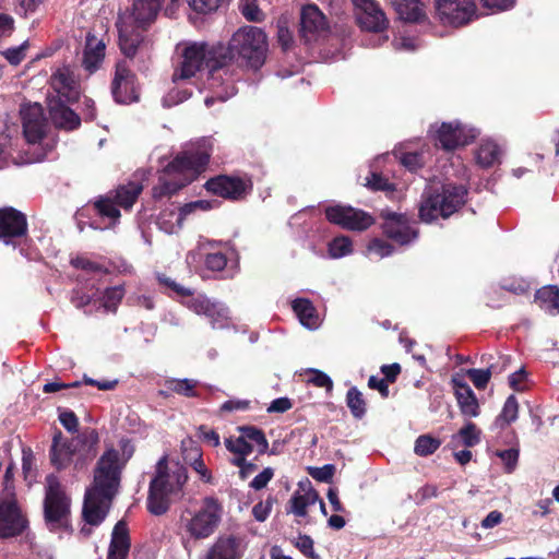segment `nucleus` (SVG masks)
<instances>
[{"instance_id": "1", "label": "nucleus", "mask_w": 559, "mask_h": 559, "mask_svg": "<svg viewBox=\"0 0 559 559\" xmlns=\"http://www.w3.org/2000/svg\"><path fill=\"white\" fill-rule=\"evenodd\" d=\"M120 448L122 457L117 450L110 448L97 463L94 483L86 490L83 506V518L88 525H98L105 519L108 506L118 490L121 469L133 454V447L128 440L122 439Z\"/></svg>"}, {"instance_id": "2", "label": "nucleus", "mask_w": 559, "mask_h": 559, "mask_svg": "<svg viewBox=\"0 0 559 559\" xmlns=\"http://www.w3.org/2000/svg\"><path fill=\"white\" fill-rule=\"evenodd\" d=\"M211 152L212 144L207 139L188 144L163 169L158 183L153 188V197H169L192 182L205 169Z\"/></svg>"}, {"instance_id": "3", "label": "nucleus", "mask_w": 559, "mask_h": 559, "mask_svg": "<svg viewBox=\"0 0 559 559\" xmlns=\"http://www.w3.org/2000/svg\"><path fill=\"white\" fill-rule=\"evenodd\" d=\"M181 62L173 74L176 88L164 98V106L170 107L182 103L191 96L187 90L180 91L186 81L193 79L204 66L211 68L214 63H222L218 46H211L204 41H191L178 45Z\"/></svg>"}, {"instance_id": "4", "label": "nucleus", "mask_w": 559, "mask_h": 559, "mask_svg": "<svg viewBox=\"0 0 559 559\" xmlns=\"http://www.w3.org/2000/svg\"><path fill=\"white\" fill-rule=\"evenodd\" d=\"M187 479L183 465L162 457L156 465V475L150 484L148 511L154 515L166 513L171 502L181 497Z\"/></svg>"}, {"instance_id": "5", "label": "nucleus", "mask_w": 559, "mask_h": 559, "mask_svg": "<svg viewBox=\"0 0 559 559\" xmlns=\"http://www.w3.org/2000/svg\"><path fill=\"white\" fill-rule=\"evenodd\" d=\"M223 62L238 61L246 67L259 70L266 60L267 36L257 26L239 27L230 37L227 47L218 45Z\"/></svg>"}, {"instance_id": "6", "label": "nucleus", "mask_w": 559, "mask_h": 559, "mask_svg": "<svg viewBox=\"0 0 559 559\" xmlns=\"http://www.w3.org/2000/svg\"><path fill=\"white\" fill-rule=\"evenodd\" d=\"M224 514L221 501L215 497H205L182 508L178 527L182 536L192 540L211 537L219 527Z\"/></svg>"}, {"instance_id": "7", "label": "nucleus", "mask_w": 559, "mask_h": 559, "mask_svg": "<svg viewBox=\"0 0 559 559\" xmlns=\"http://www.w3.org/2000/svg\"><path fill=\"white\" fill-rule=\"evenodd\" d=\"M466 193L463 186L444 183L441 186V192L433 185L429 186L419 206L421 221L430 223L438 217H449L464 204Z\"/></svg>"}, {"instance_id": "8", "label": "nucleus", "mask_w": 559, "mask_h": 559, "mask_svg": "<svg viewBox=\"0 0 559 559\" xmlns=\"http://www.w3.org/2000/svg\"><path fill=\"white\" fill-rule=\"evenodd\" d=\"M71 499L55 475L46 477V495L44 501L45 520L51 530L67 524L70 515Z\"/></svg>"}, {"instance_id": "9", "label": "nucleus", "mask_w": 559, "mask_h": 559, "mask_svg": "<svg viewBox=\"0 0 559 559\" xmlns=\"http://www.w3.org/2000/svg\"><path fill=\"white\" fill-rule=\"evenodd\" d=\"M142 191V186L138 182H129L120 186L112 195L99 199L95 206L102 216H106L115 224L120 217V211L117 206L124 210L132 207Z\"/></svg>"}, {"instance_id": "10", "label": "nucleus", "mask_w": 559, "mask_h": 559, "mask_svg": "<svg viewBox=\"0 0 559 559\" xmlns=\"http://www.w3.org/2000/svg\"><path fill=\"white\" fill-rule=\"evenodd\" d=\"M431 133L437 143L445 151H452L461 145L473 141L478 132L475 128L455 122H442L440 126H432Z\"/></svg>"}, {"instance_id": "11", "label": "nucleus", "mask_w": 559, "mask_h": 559, "mask_svg": "<svg viewBox=\"0 0 559 559\" xmlns=\"http://www.w3.org/2000/svg\"><path fill=\"white\" fill-rule=\"evenodd\" d=\"M183 305L199 316H204L213 329H224L229 324L228 308L205 295L191 296L183 301Z\"/></svg>"}, {"instance_id": "12", "label": "nucleus", "mask_w": 559, "mask_h": 559, "mask_svg": "<svg viewBox=\"0 0 559 559\" xmlns=\"http://www.w3.org/2000/svg\"><path fill=\"white\" fill-rule=\"evenodd\" d=\"M325 216L329 222L349 230H365L374 223V219L368 213L345 205L326 207Z\"/></svg>"}, {"instance_id": "13", "label": "nucleus", "mask_w": 559, "mask_h": 559, "mask_svg": "<svg viewBox=\"0 0 559 559\" xmlns=\"http://www.w3.org/2000/svg\"><path fill=\"white\" fill-rule=\"evenodd\" d=\"M436 11L443 24L460 26L472 20L475 4L472 0H437Z\"/></svg>"}, {"instance_id": "14", "label": "nucleus", "mask_w": 559, "mask_h": 559, "mask_svg": "<svg viewBox=\"0 0 559 559\" xmlns=\"http://www.w3.org/2000/svg\"><path fill=\"white\" fill-rule=\"evenodd\" d=\"M226 62L214 63L210 68L205 88H207L212 95L206 96L204 104L206 107H211L215 100L225 102L236 94V87L229 79H225L227 72L223 69Z\"/></svg>"}, {"instance_id": "15", "label": "nucleus", "mask_w": 559, "mask_h": 559, "mask_svg": "<svg viewBox=\"0 0 559 559\" xmlns=\"http://www.w3.org/2000/svg\"><path fill=\"white\" fill-rule=\"evenodd\" d=\"M26 527L24 518L14 497L0 500V538L20 535Z\"/></svg>"}, {"instance_id": "16", "label": "nucleus", "mask_w": 559, "mask_h": 559, "mask_svg": "<svg viewBox=\"0 0 559 559\" xmlns=\"http://www.w3.org/2000/svg\"><path fill=\"white\" fill-rule=\"evenodd\" d=\"M381 217L384 219L383 233L395 242L407 245L417 238V229L404 215L383 210Z\"/></svg>"}, {"instance_id": "17", "label": "nucleus", "mask_w": 559, "mask_h": 559, "mask_svg": "<svg viewBox=\"0 0 559 559\" xmlns=\"http://www.w3.org/2000/svg\"><path fill=\"white\" fill-rule=\"evenodd\" d=\"M50 85L57 99L72 103L79 99L81 87L74 70L69 66H62L52 73Z\"/></svg>"}, {"instance_id": "18", "label": "nucleus", "mask_w": 559, "mask_h": 559, "mask_svg": "<svg viewBox=\"0 0 559 559\" xmlns=\"http://www.w3.org/2000/svg\"><path fill=\"white\" fill-rule=\"evenodd\" d=\"M352 3L361 28L369 32H381L386 27L385 14L373 0H352Z\"/></svg>"}, {"instance_id": "19", "label": "nucleus", "mask_w": 559, "mask_h": 559, "mask_svg": "<svg viewBox=\"0 0 559 559\" xmlns=\"http://www.w3.org/2000/svg\"><path fill=\"white\" fill-rule=\"evenodd\" d=\"M23 132L29 144H37L44 138L47 122L44 117L43 107L35 103L24 106L21 109Z\"/></svg>"}, {"instance_id": "20", "label": "nucleus", "mask_w": 559, "mask_h": 559, "mask_svg": "<svg viewBox=\"0 0 559 559\" xmlns=\"http://www.w3.org/2000/svg\"><path fill=\"white\" fill-rule=\"evenodd\" d=\"M111 93L119 104H130L138 99L134 75L124 62H118L116 66Z\"/></svg>"}, {"instance_id": "21", "label": "nucleus", "mask_w": 559, "mask_h": 559, "mask_svg": "<svg viewBox=\"0 0 559 559\" xmlns=\"http://www.w3.org/2000/svg\"><path fill=\"white\" fill-rule=\"evenodd\" d=\"M27 230L26 217L13 207L0 210V239L10 243L13 238L24 236Z\"/></svg>"}, {"instance_id": "22", "label": "nucleus", "mask_w": 559, "mask_h": 559, "mask_svg": "<svg viewBox=\"0 0 559 559\" xmlns=\"http://www.w3.org/2000/svg\"><path fill=\"white\" fill-rule=\"evenodd\" d=\"M241 539L234 535H221L209 547L204 559H240L243 555Z\"/></svg>"}, {"instance_id": "23", "label": "nucleus", "mask_w": 559, "mask_h": 559, "mask_svg": "<svg viewBox=\"0 0 559 559\" xmlns=\"http://www.w3.org/2000/svg\"><path fill=\"white\" fill-rule=\"evenodd\" d=\"M328 22L324 14L314 4H308L301 10V32L306 40L310 41L324 35Z\"/></svg>"}, {"instance_id": "24", "label": "nucleus", "mask_w": 559, "mask_h": 559, "mask_svg": "<svg viewBox=\"0 0 559 559\" xmlns=\"http://www.w3.org/2000/svg\"><path fill=\"white\" fill-rule=\"evenodd\" d=\"M207 191L227 199L242 198L248 189L246 181L239 178L221 176L211 179L205 185Z\"/></svg>"}, {"instance_id": "25", "label": "nucleus", "mask_w": 559, "mask_h": 559, "mask_svg": "<svg viewBox=\"0 0 559 559\" xmlns=\"http://www.w3.org/2000/svg\"><path fill=\"white\" fill-rule=\"evenodd\" d=\"M318 501L319 495L312 488L311 483L309 480L300 481L288 502L287 511L298 518H305L308 513V508Z\"/></svg>"}, {"instance_id": "26", "label": "nucleus", "mask_w": 559, "mask_h": 559, "mask_svg": "<svg viewBox=\"0 0 559 559\" xmlns=\"http://www.w3.org/2000/svg\"><path fill=\"white\" fill-rule=\"evenodd\" d=\"M67 102L57 99L53 96L48 97V108L51 121L57 128L73 130L80 126V117L71 110Z\"/></svg>"}, {"instance_id": "27", "label": "nucleus", "mask_w": 559, "mask_h": 559, "mask_svg": "<svg viewBox=\"0 0 559 559\" xmlns=\"http://www.w3.org/2000/svg\"><path fill=\"white\" fill-rule=\"evenodd\" d=\"M106 45L93 34H87L83 50L82 66L88 72H95L105 58Z\"/></svg>"}, {"instance_id": "28", "label": "nucleus", "mask_w": 559, "mask_h": 559, "mask_svg": "<svg viewBox=\"0 0 559 559\" xmlns=\"http://www.w3.org/2000/svg\"><path fill=\"white\" fill-rule=\"evenodd\" d=\"M453 386L462 415L469 418L477 417L479 415V404L471 386L457 379H453Z\"/></svg>"}, {"instance_id": "29", "label": "nucleus", "mask_w": 559, "mask_h": 559, "mask_svg": "<svg viewBox=\"0 0 559 559\" xmlns=\"http://www.w3.org/2000/svg\"><path fill=\"white\" fill-rule=\"evenodd\" d=\"M130 549L129 531L126 522L119 521L112 531L108 559H126Z\"/></svg>"}, {"instance_id": "30", "label": "nucleus", "mask_w": 559, "mask_h": 559, "mask_svg": "<svg viewBox=\"0 0 559 559\" xmlns=\"http://www.w3.org/2000/svg\"><path fill=\"white\" fill-rule=\"evenodd\" d=\"M293 310L299 322L309 330L320 326L321 320L312 302L306 298H297L293 301Z\"/></svg>"}, {"instance_id": "31", "label": "nucleus", "mask_w": 559, "mask_h": 559, "mask_svg": "<svg viewBox=\"0 0 559 559\" xmlns=\"http://www.w3.org/2000/svg\"><path fill=\"white\" fill-rule=\"evenodd\" d=\"M502 147L491 139L481 140L475 153L476 162L479 166L487 168L500 163Z\"/></svg>"}, {"instance_id": "32", "label": "nucleus", "mask_w": 559, "mask_h": 559, "mask_svg": "<svg viewBox=\"0 0 559 559\" xmlns=\"http://www.w3.org/2000/svg\"><path fill=\"white\" fill-rule=\"evenodd\" d=\"M74 449L66 441L60 431L56 432L51 445V462L58 468L66 467L72 460Z\"/></svg>"}, {"instance_id": "33", "label": "nucleus", "mask_w": 559, "mask_h": 559, "mask_svg": "<svg viewBox=\"0 0 559 559\" xmlns=\"http://www.w3.org/2000/svg\"><path fill=\"white\" fill-rule=\"evenodd\" d=\"M535 302L548 314L559 313V288L555 285H548L539 288L535 294Z\"/></svg>"}, {"instance_id": "34", "label": "nucleus", "mask_w": 559, "mask_h": 559, "mask_svg": "<svg viewBox=\"0 0 559 559\" xmlns=\"http://www.w3.org/2000/svg\"><path fill=\"white\" fill-rule=\"evenodd\" d=\"M186 216L187 214L183 213L182 206L179 209H165L157 218V226L166 234H176L181 229Z\"/></svg>"}, {"instance_id": "35", "label": "nucleus", "mask_w": 559, "mask_h": 559, "mask_svg": "<svg viewBox=\"0 0 559 559\" xmlns=\"http://www.w3.org/2000/svg\"><path fill=\"white\" fill-rule=\"evenodd\" d=\"M393 4L404 21L418 22L425 17L423 0H394Z\"/></svg>"}, {"instance_id": "36", "label": "nucleus", "mask_w": 559, "mask_h": 559, "mask_svg": "<svg viewBox=\"0 0 559 559\" xmlns=\"http://www.w3.org/2000/svg\"><path fill=\"white\" fill-rule=\"evenodd\" d=\"M480 433L481 432L476 425L468 421L457 431V433L452 436L451 443L455 448L460 445L472 448L480 442Z\"/></svg>"}, {"instance_id": "37", "label": "nucleus", "mask_w": 559, "mask_h": 559, "mask_svg": "<svg viewBox=\"0 0 559 559\" xmlns=\"http://www.w3.org/2000/svg\"><path fill=\"white\" fill-rule=\"evenodd\" d=\"M242 438L254 445L258 453L263 454L269 448V442L262 430L253 426H242L238 428Z\"/></svg>"}, {"instance_id": "38", "label": "nucleus", "mask_w": 559, "mask_h": 559, "mask_svg": "<svg viewBox=\"0 0 559 559\" xmlns=\"http://www.w3.org/2000/svg\"><path fill=\"white\" fill-rule=\"evenodd\" d=\"M353 252L352 240L346 236L335 237L329 242L328 253L331 259H341Z\"/></svg>"}, {"instance_id": "39", "label": "nucleus", "mask_w": 559, "mask_h": 559, "mask_svg": "<svg viewBox=\"0 0 559 559\" xmlns=\"http://www.w3.org/2000/svg\"><path fill=\"white\" fill-rule=\"evenodd\" d=\"M224 443L226 449L235 455L234 457L243 460L254 451V445L247 442L241 435L238 438H227Z\"/></svg>"}, {"instance_id": "40", "label": "nucleus", "mask_w": 559, "mask_h": 559, "mask_svg": "<svg viewBox=\"0 0 559 559\" xmlns=\"http://www.w3.org/2000/svg\"><path fill=\"white\" fill-rule=\"evenodd\" d=\"M346 403L355 418H361L366 414V402L357 388L353 386L347 391Z\"/></svg>"}, {"instance_id": "41", "label": "nucleus", "mask_w": 559, "mask_h": 559, "mask_svg": "<svg viewBox=\"0 0 559 559\" xmlns=\"http://www.w3.org/2000/svg\"><path fill=\"white\" fill-rule=\"evenodd\" d=\"M519 415V404L514 395H510L504 405L500 415L497 418V425L503 427L509 425L518 419Z\"/></svg>"}, {"instance_id": "42", "label": "nucleus", "mask_w": 559, "mask_h": 559, "mask_svg": "<svg viewBox=\"0 0 559 559\" xmlns=\"http://www.w3.org/2000/svg\"><path fill=\"white\" fill-rule=\"evenodd\" d=\"M441 445V441L429 435L419 436L416 439L414 451L419 456H428L435 453Z\"/></svg>"}, {"instance_id": "43", "label": "nucleus", "mask_w": 559, "mask_h": 559, "mask_svg": "<svg viewBox=\"0 0 559 559\" xmlns=\"http://www.w3.org/2000/svg\"><path fill=\"white\" fill-rule=\"evenodd\" d=\"M239 10L248 21L261 22L264 20V14L258 5V0H240Z\"/></svg>"}, {"instance_id": "44", "label": "nucleus", "mask_w": 559, "mask_h": 559, "mask_svg": "<svg viewBox=\"0 0 559 559\" xmlns=\"http://www.w3.org/2000/svg\"><path fill=\"white\" fill-rule=\"evenodd\" d=\"M123 296L124 289L121 286L107 288L103 295V307L107 311H116Z\"/></svg>"}, {"instance_id": "45", "label": "nucleus", "mask_w": 559, "mask_h": 559, "mask_svg": "<svg viewBox=\"0 0 559 559\" xmlns=\"http://www.w3.org/2000/svg\"><path fill=\"white\" fill-rule=\"evenodd\" d=\"M189 456L191 460L190 464H191L192 468L199 474L200 478L205 483H211L212 475L202 460V453H201L200 449L199 448L191 449Z\"/></svg>"}, {"instance_id": "46", "label": "nucleus", "mask_w": 559, "mask_h": 559, "mask_svg": "<svg viewBox=\"0 0 559 559\" xmlns=\"http://www.w3.org/2000/svg\"><path fill=\"white\" fill-rule=\"evenodd\" d=\"M496 372V367L491 365L487 369H469L467 376L477 389H485L491 374Z\"/></svg>"}, {"instance_id": "47", "label": "nucleus", "mask_w": 559, "mask_h": 559, "mask_svg": "<svg viewBox=\"0 0 559 559\" xmlns=\"http://www.w3.org/2000/svg\"><path fill=\"white\" fill-rule=\"evenodd\" d=\"M157 281L158 283L164 286L169 292L174 293L176 296L189 298L191 295L190 289L186 288L185 286L176 283L170 277L166 276L165 274H157Z\"/></svg>"}, {"instance_id": "48", "label": "nucleus", "mask_w": 559, "mask_h": 559, "mask_svg": "<svg viewBox=\"0 0 559 559\" xmlns=\"http://www.w3.org/2000/svg\"><path fill=\"white\" fill-rule=\"evenodd\" d=\"M225 0H187L189 7L197 13L207 14L216 11Z\"/></svg>"}, {"instance_id": "49", "label": "nucleus", "mask_w": 559, "mask_h": 559, "mask_svg": "<svg viewBox=\"0 0 559 559\" xmlns=\"http://www.w3.org/2000/svg\"><path fill=\"white\" fill-rule=\"evenodd\" d=\"M28 48V41L25 40L17 47H11L2 51V56L9 61L12 66L20 64L26 57V50Z\"/></svg>"}, {"instance_id": "50", "label": "nucleus", "mask_w": 559, "mask_h": 559, "mask_svg": "<svg viewBox=\"0 0 559 559\" xmlns=\"http://www.w3.org/2000/svg\"><path fill=\"white\" fill-rule=\"evenodd\" d=\"M197 385V381L182 379V380H171L168 382V389L175 393L185 395V396H193L194 388Z\"/></svg>"}, {"instance_id": "51", "label": "nucleus", "mask_w": 559, "mask_h": 559, "mask_svg": "<svg viewBox=\"0 0 559 559\" xmlns=\"http://www.w3.org/2000/svg\"><path fill=\"white\" fill-rule=\"evenodd\" d=\"M368 251L379 258H385L392 254L393 248L386 241L374 238L368 245Z\"/></svg>"}, {"instance_id": "52", "label": "nucleus", "mask_w": 559, "mask_h": 559, "mask_svg": "<svg viewBox=\"0 0 559 559\" xmlns=\"http://www.w3.org/2000/svg\"><path fill=\"white\" fill-rule=\"evenodd\" d=\"M227 264V257L222 252H211L205 257V266L211 271H222Z\"/></svg>"}, {"instance_id": "53", "label": "nucleus", "mask_w": 559, "mask_h": 559, "mask_svg": "<svg viewBox=\"0 0 559 559\" xmlns=\"http://www.w3.org/2000/svg\"><path fill=\"white\" fill-rule=\"evenodd\" d=\"M497 455L501 459L508 473L513 472L518 464L519 451L516 449H508L498 451Z\"/></svg>"}, {"instance_id": "54", "label": "nucleus", "mask_w": 559, "mask_h": 559, "mask_svg": "<svg viewBox=\"0 0 559 559\" xmlns=\"http://www.w3.org/2000/svg\"><path fill=\"white\" fill-rule=\"evenodd\" d=\"M309 374H310V377L308 379L309 382L313 383L316 386L325 388L328 391L332 390L333 382L326 373H324L320 370L311 369L309 371Z\"/></svg>"}, {"instance_id": "55", "label": "nucleus", "mask_w": 559, "mask_h": 559, "mask_svg": "<svg viewBox=\"0 0 559 559\" xmlns=\"http://www.w3.org/2000/svg\"><path fill=\"white\" fill-rule=\"evenodd\" d=\"M273 476L274 469L272 467H265L250 481L249 486L254 490H261L266 487Z\"/></svg>"}, {"instance_id": "56", "label": "nucleus", "mask_w": 559, "mask_h": 559, "mask_svg": "<svg viewBox=\"0 0 559 559\" xmlns=\"http://www.w3.org/2000/svg\"><path fill=\"white\" fill-rule=\"evenodd\" d=\"M15 29V21L13 16L7 13H0V41L10 37Z\"/></svg>"}, {"instance_id": "57", "label": "nucleus", "mask_w": 559, "mask_h": 559, "mask_svg": "<svg viewBox=\"0 0 559 559\" xmlns=\"http://www.w3.org/2000/svg\"><path fill=\"white\" fill-rule=\"evenodd\" d=\"M273 507V500L271 498L265 501L257 503L252 509V514L257 521L263 522L267 519Z\"/></svg>"}, {"instance_id": "58", "label": "nucleus", "mask_w": 559, "mask_h": 559, "mask_svg": "<svg viewBox=\"0 0 559 559\" xmlns=\"http://www.w3.org/2000/svg\"><path fill=\"white\" fill-rule=\"evenodd\" d=\"M230 463L239 467V477L243 480L251 476L257 469V465L251 462H247L246 459L233 457Z\"/></svg>"}, {"instance_id": "59", "label": "nucleus", "mask_w": 559, "mask_h": 559, "mask_svg": "<svg viewBox=\"0 0 559 559\" xmlns=\"http://www.w3.org/2000/svg\"><path fill=\"white\" fill-rule=\"evenodd\" d=\"M59 420L69 432H75L78 430L79 420L73 412H71V411L60 412Z\"/></svg>"}, {"instance_id": "60", "label": "nucleus", "mask_w": 559, "mask_h": 559, "mask_svg": "<svg viewBox=\"0 0 559 559\" xmlns=\"http://www.w3.org/2000/svg\"><path fill=\"white\" fill-rule=\"evenodd\" d=\"M491 12L506 11L514 7L515 0H479Z\"/></svg>"}, {"instance_id": "61", "label": "nucleus", "mask_w": 559, "mask_h": 559, "mask_svg": "<svg viewBox=\"0 0 559 559\" xmlns=\"http://www.w3.org/2000/svg\"><path fill=\"white\" fill-rule=\"evenodd\" d=\"M401 163L408 168L409 170L414 171L417 168H419L424 160L421 154L414 152V153H405L401 157Z\"/></svg>"}, {"instance_id": "62", "label": "nucleus", "mask_w": 559, "mask_h": 559, "mask_svg": "<svg viewBox=\"0 0 559 559\" xmlns=\"http://www.w3.org/2000/svg\"><path fill=\"white\" fill-rule=\"evenodd\" d=\"M366 186L373 190H390L392 185L377 173H371L370 177L367 178Z\"/></svg>"}, {"instance_id": "63", "label": "nucleus", "mask_w": 559, "mask_h": 559, "mask_svg": "<svg viewBox=\"0 0 559 559\" xmlns=\"http://www.w3.org/2000/svg\"><path fill=\"white\" fill-rule=\"evenodd\" d=\"M296 547L307 557H314L313 540L307 536H299L296 540Z\"/></svg>"}, {"instance_id": "64", "label": "nucleus", "mask_w": 559, "mask_h": 559, "mask_svg": "<svg viewBox=\"0 0 559 559\" xmlns=\"http://www.w3.org/2000/svg\"><path fill=\"white\" fill-rule=\"evenodd\" d=\"M200 438L211 444L212 447H218L221 443L219 436L216 431L207 429L204 426L199 428Z\"/></svg>"}]
</instances>
